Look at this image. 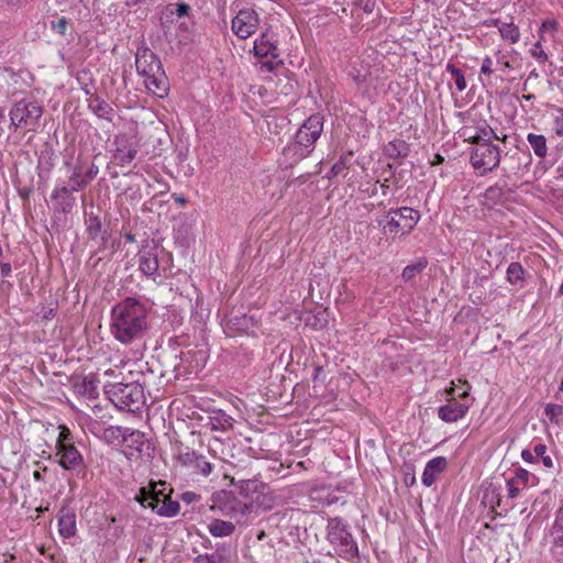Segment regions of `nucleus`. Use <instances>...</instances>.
I'll list each match as a JSON object with an SVG mask.
<instances>
[{
  "label": "nucleus",
  "mask_w": 563,
  "mask_h": 563,
  "mask_svg": "<svg viewBox=\"0 0 563 563\" xmlns=\"http://www.w3.org/2000/svg\"><path fill=\"white\" fill-rule=\"evenodd\" d=\"M148 308L135 297H126L111 309L110 330L117 341L131 344L141 340L147 328Z\"/></svg>",
  "instance_id": "f257e3e1"
},
{
  "label": "nucleus",
  "mask_w": 563,
  "mask_h": 563,
  "mask_svg": "<svg viewBox=\"0 0 563 563\" xmlns=\"http://www.w3.org/2000/svg\"><path fill=\"white\" fill-rule=\"evenodd\" d=\"M170 493L172 489L169 493H166V482L151 481L147 486L139 489L134 499L143 508L151 509L159 517L173 518L179 514L180 505L170 498Z\"/></svg>",
  "instance_id": "f03ea898"
},
{
  "label": "nucleus",
  "mask_w": 563,
  "mask_h": 563,
  "mask_svg": "<svg viewBox=\"0 0 563 563\" xmlns=\"http://www.w3.org/2000/svg\"><path fill=\"white\" fill-rule=\"evenodd\" d=\"M103 391L108 399L120 410L139 411L146 401L144 388L137 382L128 384L104 383Z\"/></svg>",
  "instance_id": "7ed1b4c3"
},
{
  "label": "nucleus",
  "mask_w": 563,
  "mask_h": 563,
  "mask_svg": "<svg viewBox=\"0 0 563 563\" xmlns=\"http://www.w3.org/2000/svg\"><path fill=\"white\" fill-rule=\"evenodd\" d=\"M327 540L340 558L351 562L360 558L358 545L350 527L342 518L335 517L328 520Z\"/></svg>",
  "instance_id": "20e7f679"
},
{
  "label": "nucleus",
  "mask_w": 563,
  "mask_h": 563,
  "mask_svg": "<svg viewBox=\"0 0 563 563\" xmlns=\"http://www.w3.org/2000/svg\"><path fill=\"white\" fill-rule=\"evenodd\" d=\"M420 212L410 207L391 208L376 219L384 235H407L420 220Z\"/></svg>",
  "instance_id": "39448f33"
},
{
  "label": "nucleus",
  "mask_w": 563,
  "mask_h": 563,
  "mask_svg": "<svg viewBox=\"0 0 563 563\" xmlns=\"http://www.w3.org/2000/svg\"><path fill=\"white\" fill-rule=\"evenodd\" d=\"M9 115L11 124L14 128H21L25 131H35L43 115V107L32 98H23L12 104Z\"/></svg>",
  "instance_id": "423d86ee"
},
{
  "label": "nucleus",
  "mask_w": 563,
  "mask_h": 563,
  "mask_svg": "<svg viewBox=\"0 0 563 563\" xmlns=\"http://www.w3.org/2000/svg\"><path fill=\"white\" fill-rule=\"evenodd\" d=\"M253 54L257 58L266 59L261 64V68L266 71L273 73L284 65L275 34L269 30H266L254 40Z\"/></svg>",
  "instance_id": "0eeeda50"
},
{
  "label": "nucleus",
  "mask_w": 563,
  "mask_h": 563,
  "mask_svg": "<svg viewBox=\"0 0 563 563\" xmlns=\"http://www.w3.org/2000/svg\"><path fill=\"white\" fill-rule=\"evenodd\" d=\"M457 115L463 122V126L459 130V135L464 141L478 146V143L492 142L495 139H498L495 131L485 120L472 119L467 112H460Z\"/></svg>",
  "instance_id": "6e6552de"
},
{
  "label": "nucleus",
  "mask_w": 563,
  "mask_h": 563,
  "mask_svg": "<svg viewBox=\"0 0 563 563\" xmlns=\"http://www.w3.org/2000/svg\"><path fill=\"white\" fill-rule=\"evenodd\" d=\"M500 150L492 142L478 143V146L472 151L471 163L474 169L481 175H485L496 167L500 163Z\"/></svg>",
  "instance_id": "1a4fd4ad"
},
{
  "label": "nucleus",
  "mask_w": 563,
  "mask_h": 563,
  "mask_svg": "<svg viewBox=\"0 0 563 563\" xmlns=\"http://www.w3.org/2000/svg\"><path fill=\"white\" fill-rule=\"evenodd\" d=\"M446 394L451 396V398L444 405L439 407L438 417L446 423H453L463 419L471 407L470 404L461 401L462 399L467 398L468 388L463 390L461 394L455 395V388L450 387L446 389Z\"/></svg>",
  "instance_id": "9d476101"
},
{
  "label": "nucleus",
  "mask_w": 563,
  "mask_h": 563,
  "mask_svg": "<svg viewBox=\"0 0 563 563\" xmlns=\"http://www.w3.org/2000/svg\"><path fill=\"white\" fill-rule=\"evenodd\" d=\"M54 456L64 471L73 472L77 476L86 475L87 465L76 444H68L55 449Z\"/></svg>",
  "instance_id": "9b49d317"
},
{
  "label": "nucleus",
  "mask_w": 563,
  "mask_h": 563,
  "mask_svg": "<svg viewBox=\"0 0 563 563\" xmlns=\"http://www.w3.org/2000/svg\"><path fill=\"white\" fill-rule=\"evenodd\" d=\"M260 24V18L254 9H241L231 21L232 32L241 40L252 36Z\"/></svg>",
  "instance_id": "f8f14e48"
},
{
  "label": "nucleus",
  "mask_w": 563,
  "mask_h": 563,
  "mask_svg": "<svg viewBox=\"0 0 563 563\" xmlns=\"http://www.w3.org/2000/svg\"><path fill=\"white\" fill-rule=\"evenodd\" d=\"M324 118L320 113H313L298 129L295 139L313 146L323 131Z\"/></svg>",
  "instance_id": "ddd939ff"
},
{
  "label": "nucleus",
  "mask_w": 563,
  "mask_h": 563,
  "mask_svg": "<svg viewBox=\"0 0 563 563\" xmlns=\"http://www.w3.org/2000/svg\"><path fill=\"white\" fill-rule=\"evenodd\" d=\"M536 484L537 477L533 474L522 467L516 468L514 475L506 481L507 498L516 499Z\"/></svg>",
  "instance_id": "4468645a"
},
{
  "label": "nucleus",
  "mask_w": 563,
  "mask_h": 563,
  "mask_svg": "<svg viewBox=\"0 0 563 563\" xmlns=\"http://www.w3.org/2000/svg\"><path fill=\"white\" fill-rule=\"evenodd\" d=\"M137 263L140 272L148 277L155 279L158 276L159 262L157 246L152 242V245L146 244L137 253Z\"/></svg>",
  "instance_id": "2eb2a0df"
},
{
  "label": "nucleus",
  "mask_w": 563,
  "mask_h": 563,
  "mask_svg": "<svg viewBox=\"0 0 563 563\" xmlns=\"http://www.w3.org/2000/svg\"><path fill=\"white\" fill-rule=\"evenodd\" d=\"M136 71L143 78L153 76L163 69L159 58L148 47L140 46L135 54Z\"/></svg>",
  "instance_id": "dca6fc26"
},
{
  "label": "nucleus",
  "mask_w": 563,
  "mask_h": 563,
  "mask_svg": "<svg viewBox=\"0 0 563 563\" xmlns=\"http://www.w3.org/2000/svg\"><path fill=\"white\" fill-rule=\"evenodd\" d=\"M532 164V156L529 152L516 150L512 153H506L503 170L507 175H518L529 170Z\"/></svg>",
  "instance_id": "f3484780"
},
{
  "label": "nucleus",
  "mask_w": 563,
  "mask_h": 563,
  "mask_svg": "<svg viewBox=\"0 0 563 563\" xmlns=\"http://www.w3.org/2000/svg\"><path fill=\"white\" fill-rule=\"evenodd\" d=\"M313 146H309L298 140L289 142L283 151V164L286 167L294 166L313 152Z\"/></svg>",
  "instance_id": "a211bd4d"
},
{
  "label": "nucleus",
  "mask_w": 563,
  "mask_h": 563,
  "mask_svg": "<svg viewBox=\"0 0 563 563\" xmlns=\"http://www.w3.org/2000/svg\"><path fill=\"white\" fill-rule=\"evenodd\" d=\"M74 192L65 184L57 185L51 194V200L54 202L55 209L65 214L70 213L76 206Z\"/></svg>",
  "instance_id": "6ab92c4d"
},
{
  "label": "nucleus",
  "mask_w": 563,
  "mask_h": 563,
  "mask_svg": "<svg viewBox=\"0 0 563 563\" xmlns=\"http://www.w3.org/2000/svg\"><path fill=\"white\" fill-rule=\"evenodd\" d=\"M550 551L558 561H563V507L558 511L550 532Z\"/></svg>",
  "instance_id": "aec40b11"
},
{
  "label": "nucleus",
  "mask_w": 563,
  "mask_h": 563,
  "mask_svg": "<svg viewBox=\"0 0 563 563\" xmlns=\"http://www.w3.org/2000/svg\"><path fill=\"white\" fill-rule=\"evenodd\" d=\"M117 146L114 158L120 166L130 164L137 154V147L126 135H119L114 140Z\"/></svg>",
  "instance_id": "412c9836"
},
{
  "label": "nucleus",
  "mask_w": 563,
  "mask_h": 563,
  "mask_svg": "<svg viewBox=\"0 0 563 563\" xmlns=\"http://www.w3.org/2000/svg\"><path fill=\"white\" fill-rule=\"evenodd\" d=\"M58 533L64 539H69L77 533V517L69 507H62L57 515Z\"/></svg>",
  "instance_id": "4be33fe9"
},
{
  "label": "nucleus",
  "mask_w": 563,
  "mask_h": 563,
  "mask_svg": "<svg viewBox=\"0 0 563 563\" xmlns=\"http://www.w3.org/2000/svg\"><path fill=\"white\" fill-rule=\"evenodd\" d=\"M448 467V461L444 456H437L428 461L423 470L421 482L426 487L432 486L438 476Z\"/></svg>",
  "instance_id": "5701e85b"
},
{
  "label": "nucleus",
  "mask_w": 563,
  "mask_h": 563,
  "mask_svg": "<svg viewBox=\"0 0 563 563\" xmlns=\"http://www.w3.org/2000/svg\"><path fill=\"white\" fill-rule=\"evenodd\" d=\"M196 563H232V548L228 543H218L211 553L199 554Z\"/></svg>",
  "instance_id": "b1692460"
},
{
  "label": "nucleus",
  "mask_w": 563,
  "mask_h": 563,
  "mask_svg": "<svg viewBox=\"0 0 563 563\" xmlns=\"http://www.w3.org/2000/svg\"><path fill=\"white\" fill-rule=\"evenodd\" d=\"M181 461L206 477L209 476L213 470V465L203 455L197 454L195 451L184 454Z\"/></svg>",
  "instance_id": "393cba45"
},
{
  "label": "nucleus",
  "mask_w": 563,
  "mask_h": 563,
  "mask_svg": "<svg viewBox=\"0 0 563 563\" xmlns=\"http://www.w3.org/2000/svg\"><path fill=\"white\" fill-rule=\"evenodd\" d=\"M88 109L99 119L111 122L114 117V109L102 98L95 95L88 100Z\"/></svg>",
  "instance_id": "a878e982"
},
{
  "label": "nucleus",
  "mask_w": 563,
  "mask_h": 563,
  "mask_svg": "<svg viewBox=\"0 0 563 563\" xmlns=\"http://www.w3.org/2000/svg\"><path fill=\"white\" fill-rule=\"evenodd\" d=\"M125 438L123 443L139 453H145L150 450L151 443L145 438V434L139 430H131L126 428V432L124 433Z\"/></svg>",
  "instance_id": "bb28decb"
},
{
  "label": "nucleus",
  "mask_w": 563,
  "mask_h": 563,
  "mask_svg": "<svg viewBox=\"0 0 563 563\" xmlns=\"http://www.w3.org/2000/svg\"><path fill=\"white\" fill-rule=\"evenodd\" d=\"M144 84L148 91L158 96L159 98H163L167 95L168 81L165 76L164 69H161L159 73H156L153 76L144 78Z\"/></svg>",
  "instance_id": "cd10ccee"
},
{
  "label": "nucleus",
  "mask_w": 563,
  "mask_h": 563,
  "mask_svg": "<svg viewBox=\"0 0 563 563\" xmlns=\"http://www.w3.org/2000/svg\"><path fill=\"white\" fill-rule=\"evenodd\" d=\"M527 272L519 262H511L506 271L507 282L517 289L526 286Z\"/></svg>",
  "instance_id": "c85d7f7f"
},
{
  "label": "nucleus",
  "mask_w": 563,
  "mask_h": 563,
  "mask_svg": "<svg viewBox=\"0 0 563 563\" xmlns=\"http://www.w3.org/2000/svg\"><path fill=\"white\" fill-rule=\"evenodd\" d=\"M235 495L229 490H218L211 495V509H219L222 515L228 516Z\"/></svg>",
  "instance_id": "c756f323"
},
{
  "label": "nucleus",
  "mask_w": 563,
  "mask_h": 563,
  "mask_svg": "<svg viewBox=\"0 0 563 563\" xmlns=\"http://www.w3.org/2000/svg\"><path fill=\"white\" fill-rule=\"evenodd\" d=\"M493 25L499 31L503 40L516 44L520 40V31L514 22H504L499 19L493 20Z\"/></svg>",
  "instance_id": "7c9ffc66"
},
{
  "label": "nucleus",
  "mask_w": 563,
  "mask_h": 563,
  "mask_svg": "<svg viewBox=\"0 0 563 563\" xmlns=\"http://www.w3.org/2000/svg\"><path fill=\"white\" fill-rule=\"evenodd\" d=\"M239 494L245 498L253 496L254 494H264L266 485L257 479H241L233 482Z\"/></svg>",
  "instance_id": "2f4dec72"
},
{
  "label": "nucleus",
  "mask_w": 563,
  "mask_h": 563,
  "mask_svg": "<svg viewBox=\"0 0 563 563\" xmlns=\"http://www.w3.org/2000/svg\"><path fill=\"white\" fill-rule=\"evenodd\" d=\"M409 144L401 139H395L385 146V155L393 159L405 158L409 155Z\"/></svg>",
  "instance_id": "473e14b6"
},
{
  "label": "nucleus",
  "mask_w": 563,
  "mask_h": 563,
  "mask_svg": "<svg viewBox=\"0 0 563 563\" xmlns=\"http://www.w3.org/2000/svg\"><path fill=\"white\" fill-rule=\"evenodd\" d=\"M208 531L214 538H224L233 534L235 525L231 521L213 519L208 525Z\"/></svg>",
  "instance_id": "72a5a7b5"
},
{
  "label": "nucleus",
  "mask_w": 563,
  "mask_h": 563,
  "mask_svg": "<svg viewBox=\"0 0 563 563\" xmlns=\"http://www.w3.org/2000/svg\"><path fill=\"white\" fill-rule=\"evenodd\" d=\"M527 142L539 158H545L548 155L547 137L543 134L529 133Z\"/></svg>",
  "instance_id": "f704fd0d"
},
{
  "label": "nucleus",
  "mask_w": 563,
  "mask_h": 563,
  "mask_svg": "<svg viewBox=\"0 0 563 563\" xmlns=\"http://www.w3.org/2000/svg\"><path fill=\"white\" fill-rule=\"evenodd\" d=\"M548 109L553 134L556 137L563 139V108L556 104H550Z\"/></svg>",
  "instance_id": "c9c22d12"
},
{
  "label": "nucleus",
  "mask_w": 563,
  "mask_h": 563,
  "mask_svg": "<svg viewBox=\"0 0 563 563\" xmlns=\"http://www.w3.org/2000/svg\"><path fill=\"white\" fill-rule=\"evenodd\" d=\"M548 446L543 443H533V453L537 462L541 461L547 468H554V460L551 453L548 452Z\"/></svg>",
  "instance_id": "e433bc0d"
},
{
  "label": "nucleus",
  "mask_w": 563,
  "mask_h": 563,
  "mask_svg": "<svg viewBox=\"0 0 563 563\" xmlns=\"http://www.w3.org/2000/svg\"><path fill=\"white\" fill-rule=\"evenodd\" d=\"M88 184L89 183L82 174L81 167L75 166L73 168L71 175L69 176L68 185L66 186L70 188L73 191H78L85 188Z\"/></svg>",
  "instance_id": "4c0bfd02"
},
{
  "label": "nucleus",
  "mask_w": 563,
  "mask_h": 563,
  "mask_svg": "<svg viewBox=\"0 0 563 563\" xmlns=\"http://www.w3.org/2000/svg\"><path fill=\"white\" fill-rule=\"evenodd\" d=\"M85 224L88 236L91 240H96L101 233L102 224L100 218L92 213L87 214Z\"/></svg>",
  "instance_id": "58836bf2"
},
{
  "label": "nucleus",
  "mask_w": 563,
  "mask_h": 563,
  "mask_svg": "<svg viewBox=\"0 0 563 563\" xmlns=\"http://www.w3.org/2000/svg\"><path fill=\"white\" fill-rule=\"evenodd\" d=\"M544 415L551 423L560 426L563 423V406L556 404H547Z\"/></svg>",
  "instance_id": "ea45409f"
},
{
  "label": "nucleus",
  "mask_w": 563,
  "mask_h": 563,
  "mask_svg": "<svg viewBox=\"0 0 563 563\" xmlns=\"http://www.w3.org/2000/svg\"><path fill=\"white\" fill-rule=\"evenodd\" d=\"M428 265L427 260H419L417 263L407 265L401 273L402 279L406 282L412 280L418 274H420Z\"/></svg>",
  "instance_id": "a19ab883"
},
{
  "label": "nucleus",
  "mask_w": 563,
  "mask_h": 563,
  "mask_svg": "<svg viewBox=\"0 0 563 563\" xmlns=\"http://www.w3.org/2000/svg\"><path fill=\"white\" fill-rule=\"evenodd\" d=\"M252 509H253L252 505L241 501L235 497L228 516L231 518L246 517L247 515H250L252 512Z\"/></svg>",
  "instance_id": "79ce46f5"
},
{
  "label": "nucleus",
  "mask_w": 563,
  "mask_h": 563,
  "mask_svg": "<svg viewBox=\"0 0 563 563\" xmlns=\"http://www.w3.org/2000/svg\"><path fill=\"white\" fill-rule=\"evenodd\" d=\"M445 70L452 76V78L454 79V82H455V86H456V89L462 92L466 89V80H465V77H464V74L463 71L457 68L454 64L452 63H448L446 66H445Z\"/></svg>",
  "instance_id": "37998d69"
},
{
  "label": "nucleus",
  "mask_w": 563,
  "mask_h": 563,
  "mask_svg": "<svg viewBox=\"0 0 563 563\" xmlns=\"http://www.w3.org/2000/svg\"><path fill=\"white\" fill-rule=\"evenodd\" d=\"M506 196L505 189L499 185L488 187L484 192V198L487 202L496 205L500 202Z\"/></svg>",
  "instance_id": "c03bdc74"
},
{
  "label": "nucleus",
  "mask_w": 563,
  "mask_h": 563,
  "mask_svg": "<svg viewBox=\"0 0 563 563\" xmlns=\"http://www.w3.org/2000/svg\"><path fill=\"white\" fill-rule=\"evenodd\" d=\"M501 503L503 499L500 497L498 489L495 486L490 485L484 493L483 504H485L486 506L488 505L494 509L495 507H500Z\"/></svg>",
  "instance_id": "a18cd8bd"
},
{
  "label": "nucleus",
  "mask_w": 563,
  "mask_h": 563,
  "mask_svg": "<svg viewBox=\"0 0 563 563\" xmlns=\"http://www.w3.org/2000/svg\"><path fill=\"white\" fill-rule=\"evenodd\" d=\"M79 391L89 399L97 398L98 396V380L89 377L82 379L79 386Z\"/></svg>",
  "instance_id": "49530a36"
},
{
  "label": "nucleus",
  "mask_w": 563,
  "mask_h": 563,
  "mask_svg": "<svg viewBox=\"0 0 563 563\" xmlns=\"http://www.w3.org/2000/svg\"><path fill=\"white\" fill-rule=\"evenodd\" d=\"M126 428L110 426L104 429L103 437L108 442L122 441L125 438Z\"/></svg>",
  "instance_id": "de8ad7c7"
},
{
  "label": "nucleus",
  "mask_w": 563,
  "mask_h": 563,
  "mask_svg": "<svg viewBox=\"0 0 563 563\" xmlns=\"http://www.w3.org/2000/svg\"><path fill=\"white\" fill-rule=\"evenodd\" d=\"M68 444H75V437L67 427L60 426L59 433L55 443V449L66 446Z\"/></svg>",
  "instance_id": "09e8293b"
},
{
  "label": "nucleus",
  "mask_w": 563,
  "mask_h": 563,
  "mask_svg": "<svg viewBox=\"0 0 563 563\" xmlns=\"http://www.w3.org/2000/svg\"><path fill=\"white\" fill-rule=\"evenodd\" d=\"M70 25V20L66 16L57 18L56 20L51 21V29L59 34V35H66L67 30Z\"/></svg>",
  "instance_id": "8fccbe9b"
},
{
  "label": "nucleus",
  "mask_w": 563,
  "mask_h": 563,
  "mask_svg": "<svg viewBox=\"0 0 563 563\" xmlns=\"http://www.w3.org/2000/svg\"><path fill=\"white\" fill-rule=\"evenodd\" d=\"M531 55L538 63H545L548 60V54L542 49L541 43L537 42L531 48Z\"/></svg>",
  "instance_id": "3c124183"
},
{
  "label": "nucleus",
  "mask_w": 563,
  "mask_h": 563,
  "mask_svg": "<svg viewBox=\"0 0 563 563\" xmlns=\"http://www.w3.org/2000/svg\"><path fill=\"white\" fill-rule=\"evenodd\" d=\"M346 167V159L344 157H340V159L333 164L331 170L328 174V178H332L341 174Z\"/></svg>",
  "instance_id": "603ef678"
},
{
  "label": "nucleus",
  "mask_w": 563,
  "mask_h": 563,
  "mask_svg": "<svg viewBox=\"0 0 563 563\" xmlns=\"http://www.w3.org/2000/svg\"><path fill=\"white\" fill-rule=\"evenodd\" d=\"M493 59L490 56H485L482 60L479 74L481 76H490L493 74Z\"/></svg>",
  "instance_id": "864d4df0"
},
{
  "label": "nucleus",
  "mask_w": 563,
  "mask_h": 563,
  "mask_svg": "<svg viewBox=\"0 0 563 563\" xmlns=\"http://www.w3.org/2000/svg\"><path fill=\"white\" fill-rule=\"evenodd\" d=\"M496 55V64L498 67L500 68H509L511 69L512 66L510 64V62L508 60L507 56L505 54H503L500 51H497L495 53Z\"/></svg>",
  "instance_id": "5fc2aeb1"
},
{
  "label": "nucleus",
  "mask_w": 563,
  "mask_h": 563,
  "mask_svg": "<svg viewBox=\"0 0 563 563\" xmlns=\"http://www.w3.org/2000/svg\"><path fill=\"white\" fill-rule=\"evenodd\" d=\"M180 499L187 504V505H190L192 503H196L200 499V495L196 494L195 492H184L181 495H180Z\"/></svg>",
  "instance_id": "6e6d98bb"
},
{
  "label": "nucleus",
  "mask_w": 563,
  "mask_h": 563,
  "mask_svg": "<svg viewBox=\"0 0 563 563\" xmlns=\"http://www.w3.org/2000/svg\"><path fill=\"white\" fill-rule=\"evenodd\" d=\"M521 457L527 463H536L537 462L536 455L533 453V444L531 445L530 449L522 450Z\"/></svg>",
  "instance_id": "4d7b16f0"
},
{
  "label": "nucleus",
  "mask_w": 563,
  "mask_h": 563,
  "mask_svg": "<svg viewBox=\"0 0 563 563\" xmlns=\"http://www.w3.org/2000/svg\"><path fill=\"white\" fill-rule=\"evenodd\" d=\"M98 173H99L98 166L92 163L85 174V177L88 180V183H90L92 179H95L97 177Z\"/></svg>",
  "instance_id": "13d9d810"
},
{
  "label": "nucleus",
  "mask_w": 563,
  "mask_h": 563,
  "mask_svg": "<svg viewBox=\"0 0 563 563\" xmlns=\"http://www.w3.org/2000/svg\"><path fill=\"white\" fill-rule=\"evenodd\" d=\"M176 7H177L176 8V14L179 18L187 15L188 12H189V9H190L188 4L183 3V2L181 3H177Z\"/></svg>",
  "instance_id": "bf43d9fd"
},
{
  "label": "nucleus",
  "mask_w": 563,
  "mask_h": 563,
  "mask_svg": "<svg viewBox=\"0 0 563 563\" xmlns=\"http://www.w3.org/2000/svg\"><path fill=\"white\" fill-rule=\"evenodd\" d=\"M0 273L2 277H8L11 274V265L9 263L0 264Z\"/></svg>",
  "instance_id": "052dcab7"
},
{
  "label": "nucleus",
  "mask_w": 563,
  "mask_h": 563,
  "mask_svg": "<svg viewBox=\"0 0 563 563\" xmlns=\"http://www.w3.org/2000/svg\"><path fill=\"white\" fill-rule=\"evenodd\" d=\"M444 162V157L440 154H435L433 159L431 161L432 165L442 164Z\"/></svg>",
  "instance_id": "680f3d73"
},
{
  "label": "nucleus",
  "mask_w": 563,
  "mask_h": 563,
  "mask_svg": "<svg viewBox=\"0 0 563 563\" xmlns=\"http://www.w3.org/2000/svg\"><path fill=\"white\" fill-rule=\"evenodd\" d=\"M323 372V368L321 366H317L314 368L313 373V380H317L319 378V375Z\"/></svg>",
  "instance_id": "e2e57ef3"
},
{
  "label": "nucleus",
  "mask_w": 563,
  "mask_h": 563,
  "mask_svg": "<svg viewBox=\"0 0 563 563\" xmlns=\"http://www.w3.org/2000/svg\"><path fill=\"white\" fill-rule=\"evenodd\" d=\"M124 239L129 243H134L135 242V236L132 233H125Z\"/></svg>",
  "instance_id": "0e129e2a"
},
{
  "label": "nucleus",
  "mask_w": 563,
  "mask_h": 563,
  "mask_svg": "<svg viewBox=\"0 0 563 563\" xmlns=\"http://www.w3.org/2000/svg\"><path fill=\"white\" fill-rule=\"evenodd\" d=\"M4 488H5V479L2 476V474L0 473V495L4 492Z\"/></svg>",
  "instance_id": "69168bd1"
},
{
  "label": "nucleus",
  "mask_w": 563,
  "mask_h": 563,
  "mask_svg": "<svg viewBox=\"0 0 563 563\" xmlns=\"http://www.w3.org/2000/svg\"><path fill=\"white\" fill-rule=\"evenodd\" d=\"M532 78H534V79L539 78V73L536 69H533L529 73L528 80L532 79Z\"/></svg>",
  "instance_id": "338daca9"
},
{
  "label": "nucleus",
  "mask_w": 563,
  "mask_h": 563,
  "mask_svg": "<svg viewBox=\"0 0 563 563\" xmlns=\"http://www.w3.org/2000/svg\"><path fill=\"white\" fill-rule=\"evenodd\" d=\"M14 560V555L10 554L5 560L4 563H10Z\"/></svg>",
  "instance_id": "774afa93"
}]
</instances>
